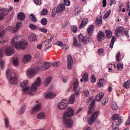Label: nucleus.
Here are the masks:
<instances>
[{"instance_id": "1", "label": "nucleus", "mask_w": 130, "mask_h": 130, "mask_svg": "<svg viewBox=\"0 0 130 130\" xmlns=\"http://www.w3.org/2000/svg\"><path fill=\"white\" fill-rule=\"evenodd\" d=\"M101 99H102V105H105L108 102V98H96L95 100H92V98H89L88 102L89 103L91 102V103L88 111V113L89 114H91L92 112L93 106L95 101H99L101 100Z\"/></svg>"}, {"instance_id": "2", "label": "nucleus", "mask_w": 130, "mask_h": 130, "mask_svg": "<svg viewBox=\"0 0 130 130\" xmlns=\"http://www.w3.org/2000/svg\"><path fill=\"white\" fill-rule=\"evenodd\" d=\"M10 70L8 69L6 71V76L8 78H10L9 82L12 85L16 84L18 81L17 76L14 73L11 74L9 72Z\"/></svg>"}, {"instance_id": "3", "label": "nucleus", "mask_w": 130, "mask_h": 130, "mask_svg": "<svg viewBox=\"0 0 130 130\" xmlns=\"http://www.w3.org/2000/svg\"><path fill=\"white\" fill-rule=\"evenodd\" d=\"M68 105V100L66 99H63L58 103L57 107L59 110H63L67 108Z\"/></svg>"}, {"instance_id": "4", "label": "nucleus", "mask_w": 130, "mask_h": 130, "mask_svg": "<svg viewBox=\"0 0 130 130\" xmlns=\"http://www.w3.org/2000/svg\"><path fill=\"white\" fill-rule=\"evenodd\" d=\"M73 109L70 107H68L66 110L64 111L63 114V118H68L73 116L74 114Z\"/></svg>"}, {"instance_id": "5", "label": "nucleus", "mask_w": 130, "mask_h": 130, "mask_svg": "<svg viewBox=\"0 0 130 130\" xmlns=\"http://www.w3.org/2000/svg\"><path fill=\"white\" fill-rule=\"evenodd\" d=\"M41 84V78L38 77L37 78L35 83L33 84L31 87V90L32 91H36L38 86Z\"/></svg>"}, {"instance_id": "6", "label": "nucleus", "mask_w": 130, "mask_h": 130, "mask_svg": "<svg viewBox=\"0 0 130 130\" xmlns=\"http://www.w3.org/2000/svg\"><path fill=\"white\" fill-rule=\"evenodd\" d=\"M63 122L67 128H72L74 123L71 119L66 118H63Z\"/></svg>"}, {"instance_id": "7", "label": "nucleus", "mask_w": 130, "mask_h": 130, "mask_svg": "<svg viewBox=\"0 0 130 130\" xmlns=\"http://www.w3.org/2000/svg\"><path fill=\"white\" fill-rule=\"evenodd\" d=\"M78 38L79 42L83 44H85L91 41V39L90 38L84 36L81 34L78 35Z\"/></svg>"}, {"instance_id": "8", "label": "nucleus", "mask_w": 130, "mask_h": 130, "mask_svg": "<svg viewBox=\"0 0 130 130\" xmlns=\"http://www.w3.org/2000/svg\"><path fill=\"white\" fill-rule=\"evenodd\" d=\"M20 38L19 35H16L13 38L11 41V44L13 47H15L18 49L19 45L18 44V40Z\"/></svg>"}, {"instance_id": "9", "label": "nucleus", "mask_w": 130, "mask_h": 130, "mask_svg": "<svg viewBox=\"0 0 130 130\" xmlns=\"http://www.w3.org/2000/svg\"><path fill=\"white\" fill-rule=\"evenodd\" d=\"M22 25V23L20 22H19L17 23L16 27H13L9 26L7 28L10 30L12 32L14 33L18 31Z\"/></svg>"}, {"instance_id": "10", "label": "nucleus", "mask_w": 130, "mask_h": 130, "mask_svg": "<svg viewBox=\"0 0 130 130\" xmlns=\"http://www.w3.org/2000/svg\"><path fill=\"white\" fill-rule=\"evenodd\" d=\"M41 104L39 103L34 106L30 111V113L31 114H35L38 111L41 110Z\"/></svg>"}, {"instance_id": "11", "label": "nucleus", "mask_w": 130, "mask_h": 130, "mask_svg": "<svg viewBox=\"0 0 130 130\" xmlns=\"http://www.w3.org/2000/svg\"><path fill=\"white\" fill-rule=\"evenodd\" d=\"M18 44L19 45V48L18 50H19V48L22 50L24 49L27 47L28 45L27 42L23 39L18 42Z\"/></svg>"}, {"instance_id": "12", "label": "nucleus", "mask_w": 130, "mask_h": 130, "mask_svg": "<svg viewBox=\"0 0 130 130\" xmlns=\"http://www.w3.org/2000/svg\"><path fill=\"white\" fill-rule=\"evenodd\" d=\"M14 53V50L10 46L7 47L5 49V54L7 56H11Z\"/></svg>"}, {"instance_id": "13", "label": "nucleus", "mask_w": 130, "mask_h": 130, "mask_svg": "<svg viewBox=\"0 0 130 130\" xmlns=\"http://www.w3.org/2000/svg\"><path fill=\"white\" fill-rule=\"evenodd\" d=\"M31 59V56L29 54L25 55L22 58L23 62L25 63H27L29 62Z\"/></svg>"}, {"instance_id": "14", "label": "nucleus", "mask_w": 130, "mask_h": 130, "mask_svg": "<svg viewBox=\"0 0 130 130\" xmlns=\"http://www.w3.org/2000/svg\"><path fill=\"white\" fill-rule=\"evenodd\" d=\"M35 70L33 68L28 69L26 72L27 76L30 78H32L34 77L35 73Z\"/></svg>"}, {"instance_id": "15", "label": "nucleus", "mask_w": 130, "mask_h": 130, "mask_svg": "<svg viewBox=\"0 0 130 130\" xmlns=\"http://www.w3.org/2000/svg\"><path fill=\"white\" fill-rule=\"evenodd\" d=\"M65 10V7L62 4H59L57 6L56 10V12L58 14L61 13Z\"/></svg>"}, {"instance_id": "16", "label": "nucleus", "mask_w": 130, "mask_h": 130, "mask_svg": "<svg viewBox=\"0 0 130 130\" xmlns=\"http://www.w3.org/2000/svg\"><path fill=\"white\" fill-rule=\"evenodd\" d=\"M67 57L68 58V69H70L72 66L73 63V60L71 56L70 55H68Z\"/></svg>"}, {"instance_id": "17", "label": "nucleus", "mask_w": 130, "mask_h": 130, "mask_svg": "<svg viewBox=\"0 0 130 130\" xmlns=\"http://www.w3.org/2000/svg\"><path fill=\"white\" fill-rule=\"evenodd\" d=\"M51 65L48 62H45L43 63L42 67L41 68L38 67V69H41L43 70H45L49 69Z\"/></svg>"}, {"instance_id": "18", "label": "nucleus", "mask_w": 130, "mask_h": 130, "mask_svg": "<svg viewBox=\"0 0 130 130\" xmlns=\"http://www.w3.org/2000/svg\"><path fill=\"white\" fill-rule=\"evenodd\" d=\"M105 35L103 32L102 31H100L98 33L97 38L99 41H101L102 40L105 38Z\"/></svg>"}, {"instance_id": "19", "label": "nucleus", "mask_w": 130, "mask_h": 130, "mask_svg": "<svg viewBox=\"0 0 130 130\" xmlns=\"http://www.w3.org/2000/svg\"><path fill=\"white\" fill-rule=\"evenodd\" d=\"M23 92L26 93H28L30 95H33L34 93L31 91L30 89V88L29 86L23 88L22 89Z\"/></svg>"}, {"instance_id": "20", "label": "nucleus", "mask_w": 130, "mask_h": 130, "mask_svg": "<svg viewBox=\"0 0 130 130\" xmlns=\"http://www.w3.org/2000/svg\"><path fill=\"white\" fill-rule=\"evenodd\" d=\"M79 85V82L77 78H75L73 80V89L74 91L76 90Z\"/></svg>"}, {"instance_id": "21", "label": "nucleus", "mask_w": 130, "mask_h": 130, "mask_svg": "<svg viewBox=\"0 0 130 130\" xmlns=\"http://www.w3.org/2000/svg\"><path fill=\"white\" fill-rule=\"evenodd\" d=\"M37 117L39 119L43 120L46 118V115L44 112H41L38 114Z\"/></svg>"}, {"instance_id": "22", "label": "nucleus", "mask_w": 130, "mask_h": 130, "mask_svg": "<svg viewBox=\"0 0 130 130\" xmlns=\"http://www.w3.org/2000/svg\"><path fill=\"white\" fill-rule=\"evenodd\" d=\"M105 83L103 78L100 79L99 82L98 83L97 86L99 88H100L104 86Z\"/></svg>"}, {"instance_id": "23", "label": "nucleus", "mask_w": 130, "mask_h": 130, "mask_svg": "<svg viewBox=\"0 0 130 130\" xmlns=\"http://www.w3.org/2000/svg\"><path fill=\"white\" fill-rule=\"evenodd\" d=\"M88 22V19L86 18H84L83 19L81 23L79 25V28H82L85 27L87 23Z\"/></svg>"}, {"instance_id": "24", "label": "nucleus", "mask_w": 130, "mask_h": 130, "mask_svg": "<svg viewBox=\"0 0 130 130\" xmlns=\"http://www.w3.org/2000/svg\"><path fill=\"white\" fill-rule=\"evenodd\" d=\"M26 108V105L25 104H23L21 105L19 110V112L20 114H22L24 113L25 111Z\"/></svg>"}, {"instance_id": "25", "label": "nucleus", "mask_w": 130, "mask_h": 130, "mask_svg": "<svg viewBox=\"0 0 130 130\" xmlns=\"http://www.w3.org/2000/svg\"><path fill=\"white\" fill-rule=\"evenodd\" d=\"M56 94L54 92H47L44 96L45 98H54L56 96Z\"/></svg>"}, {"instance_id": "26", "label": "nucleus", "mask_w": 130, "mask_h": 130, "mask_svg": "<svg viewBox=\"0 0 130 130\" xmlns=\"http://www.w3.org/2000/svg\"><path fill=\"white\" fill-rule=\"evenodd\" d=\"M25 18V15L23 12H20L18 14L17 18L20 21H21L24 20Z\"/></svg>"}, {"instance_id": "27", "label": "nucleus", "mask_w": 130, "mask_h": 130, "mask_svg": "<svg viewBox=\"0 0 130 130\" xmlns=\"http://www.w3.org/2000/svg\"><path fill=\"white\" fill-rule=\"evenodd\" d=\"M28 39L30 41H36L37 38L35 34H34L30 35L28 38Z\"/></svg>"}, {"instance_id": "28", "label": "nucleus", "mask_w": 130, "mask_h": 130, "mask_svg": "<svg viewBox=\"0 0 130 130\" xmlns=\"http://www.w3.org/2000/svg\"><path fill=\"white\" fill-rule=\"evenodd\" d=\"M12 64L15 67H17L19 64V62L18 58H13V59Z\"/></svg>"}, {"instance_id": "29", "label": "nucleus", "mask_w": 130, "mask_h": 130, "mask_svg": "<svg viewBox=\"0 0 130 130\" xmlns=\"http://www.w3.org/2000/svg\"><path fill=\"white\" fill-rule=\"evenodd\" d=\"M111 107L112 109L114 110H116L118 108V107L117 103L114 102L112 103Z\"/></svg>"}, {"instance_id": "30", "label": "nucleus", "mask_w": 130, "mask_h": 130, "mask_svg": "<svg viewBox=\"0 0 130 130\" xmlns=\"http://www.w3.org/2000/svg\"><path fill=\"white\" fill-rule=\"evenodd\" d=\"M105 32L107 38L108 39L110 38L112 36V32L109 29H106L105 30Z\"/></svg>"}, {"instance_id": "31", "label": "nucleus", "mask_w": 130, "mask_h": 130, "mask_svg": "<svg viewBox=\"0 0 130 130\" xmlns=\"http://www.w3.org/2000/svg\"><path fill=\"white\" fill-rule=\"evenodd\" d=\"M94 28V26L92 25H90L87 28V31L88 34L90 35L92 32Z\"/></svg>"}, {"instance_id": "32", "label": "nucleus", "mask_w": 130, "mask_h": 130, "mask_svg": "<svg viewBox=\"0 0 130 130\" xmlns=\"http://www.w3.org/2000/svg\"><path fill=\"white\" fill-rule=\"evenodd\" d=\"M4 124L6 128H8L10 126L9 121V119L6 118L4 119Z\"/></svg>"}, {"instance_id": "33", "label": "nucleus", "mask_w": 130, "mask_h": 130, "mask_svg": "<svg viewBox=\"0 0 130 130\" xmlns=\"http://www.w3.org/2000/svg\"><path fill=\"white\" fill-rule=\"evenodd\" d=\"M52 79L51 77H49L46 79L44 81V84L45 86L48 85L51 82Z\"/></svg>"}, {"instance_id": "34", "label": "nucleus", "mask_w": 130, "mask_h": 130, "mask_svg": "<svg viewBox=\"0 0 130 130\" xmlns=\"http://www.w3.org/2000/svg\"><path fill=\"white\" fill-rule=\"evenodd\" d=\"M111 12V10L109 9L108 10L106 13H105L103 17V18L104 20L108 18L109 15Z\"/></svg>"}, {"instance_id": "35", "label": "nucleus", "mask_w": 130, "mask_h": 130, "mask_svg": "<svg viewBox=\"0 0 130 130\" xmlns=\"http://www.w3.org/2000/svg\"><path fill=\"white\" fill-rule=\"evenodd\" d=\"M123 86L126 88L128 89L130 87V80H128L125 82L123 85Z\"/></svg>"}, {"instance_id": "36", "label": "nucleus", "mask_w": 130, "mask_h": 130, "mask_svg": "<svg viewBox=\"0 0 130 130\" xmlns=\"http://www.w3.org/2000/svg\"><path fill=\"white\" fill-rule=\"evenodd\" d=\"M53 38V36L51 37L50 39L46 40L44 42V44L45 47L47 46L51 42Z\"/></svg>"}, {"instance_id": "37", "label": "nucleus", "mask_w": 130, "mask_h": 130, "mask_svg": "<svg viewBox=\"0 0 130 130\" xmlns=\"http://www.w3.org/2000/svg\"><path fill=\"white\" fill-rule=\"evenodd\" d=\"M102 23V18L100 17H98L96 21V23L97 25L100 26Z\"/></svg>"}, {"instance_id": "38", "label": "nucleus", "mask_w": 130, "mask_h": 130, "mask_svg": "<svg viewBox=\"0 0 130 130\" xmlns=\"http://www.w3.org/2000/svg\"><path fill=\"white\" fill-rule=\"evenodd\" d=\"M82 77L84 79V81L85 82H87L88 80V74L85 72L82 75Z\"/></svg>"}, {"instance_id": "39", "label": "nucleus", "mask_w": 130, "mask_h": 130, "mask_svg": "<svg viewBox=\"0 0 130 130\" xmlns=\"http://www.w3.org/2000/svg\"><path fill=\"white\" fill-rule=\"evenodd\" d=\"M95 118L91 116L88 121V124L90 125L92 124L95 121Z\"/></svg>"}, {"instance_id": "40", "label": "nucleus", "mask_w": 130, "mask_h": 130, "mask_svg": "<svg viewBox=\"0 0 130 130\" xmlns=\"http://www.w3.org/2000/svg\"><path fill=\"white\" fill-rule=\"evenodd\" d=\"M116 40V38L114 36L112 37V39L111 40V41L110 42V47L111 48H112L113 47V45L114 44Z\"/></svg>"}, {"instance_id": "41", "label": "nucleus", "mask_w": 130, "mask_h": 130, "mask_svg": "<svg viewBox=\"0 0 130 130\" xmlns=\"http://www.w3.org/2000/svg\"><path fill=\"white\" fill-rule=\"evenodd\" d=\"M29 27L30 29L32 30H38V26L33 24H30L29 25Z\"/></svg>"}, {"instance_id": "42", "label": "nucleus", "mask_w": 130, "mask_h": 130, "mask_svg": "<svg viewBox=\"0 0 130 130\" xmlns=\"http://www.w3.org/2000/svg\"><path fill=\"white\" fill-rule=\"evenodd\" d=\"M41 23L44 25H46L47 23V21L46 18H42L41 21Z\"/></svg>"}, {"instance_id": "43", "label": "nucleus", "mask_w": 130, "mask_h": 130, "mask_svg": "<svg viewBox=\"0 0 130 130\" xmlns=\"http://www.w3.org/2000/svg\"><path fill=\"white\" fill-rule=\"evenodd\" d=\"M60 64V61H58L56 62H53L52 64L53 66L55 67H58Z\"/></svg>"}, {"instance_id": "44", "label": "nucleus", "mask_w": 130, "mask_h": 130, "mask_svg": "<svg viewBox=\"0 0 130 130\" xmlns=\"http://www.w3.org/2000/svg\"><path fill=\"white\" fill-rule=\"evenodd\" d=\"M121 117H120L119 115L118 114H114L113 115L111 119L112 120H117Z\"/></svg>"}, {"instance_id": "45", "label": "nucleus", "mask_w": 130, "mask_h": 130, "mask_svg": "<svg viewBox=\"0 0 130 130\" xmlns=\"http://www.w3.org/2000/svg\"><path fill=\"white\" fill-rule=\"evenodd\" d=\"M121 117L119 119L116 120V121H114L116 123V125H120L122 123Z\"/></svg>"}, {"instance_id": "46", "label": "nucleus", "mask_w": 130, "mask_h": 130, "mask_svg": "<svg viewBox=\"0 0 130 130\" xmlns=\"http://www.w3.org/2000/svg\"><path fill=\"white\" fill-rule=\"evenodd\" d=\"M29 17L30 19L32 20L33 22H36V18L33 14H31L30 15Z\"/></svg>"}, {"instance_id": "47", "label": "nucleus", "mask_w": 130, "mask_h": 130, "mask_svg": "<svg viewBox=\"0 0 130 130\" xmlns=\"http://www.w3.org/2000/svg\"><path fill=\"white\" fill-rule=\"evenodd\" d=\"M99 113V111H96L94 113L92 116L96 119L98 116Z\"/></svg>"}, {"instance_id": "48", "label": "nucleus", "mask_w": 130, "mask_h": 130, "mask_svg": "<svg viewBox=\"0 0 130 130\" xmlns=\"http://www.w3.org/2000/svg\"><path fill=\"white\" fill-rule=\"evenodd\" d=\"M121 28V27H117L115 30L116 34H118L121 33L122 32Z\"/></svg>"}, {"instance_id": "49", "label": "nucleus", "mask_w": 130, "mask_h": 130, "mask_svg": "<svg viewBox=\"0 0 130 130\" xmlns=\"http://www.w3.org/2000/svg\"><path fill=\"white\" fill-rule=\"evenodd\" d=\"M116 123L115 122H113L112 124V130H119L118 127L116 126Z\"/></svg>"}, {"instance_id": "50", "label": "nucleus", "mask_w": 130, "mask_h": 130, "mask_svg": "<svg viewBox=\"0 0 130 130\" xmlns=\"http://www.w3.org/2000/svg\"><path fill=\"white\" fill-rule=\"evenodd\" d=\"M39 29L40 31L44 33H46L47 31V29L45 28L44 27H42L41 28H38Z\"/></svg>"}, {"instance_id": "51", "label": "nucleus", "mask_w": 130, "mask_h": 130, "mask_svg": "<svg viewBox=\"0 0 130 130\" xmlns=\"http://www.w3.org/2000/svg\"><path fill=\"white\" fill-rule=\"evenodd\" d=\"M6 31L5 30H3L0 32V38H3L5 35Z\"/></svg>"}, {"instance_id": "52", "label": "nucleus", "mask_w": 130, "mask_h": 130, "mask_svg": "<svg viewBox=\"0 0 130 130\" xmlns=\"http://www.w3.org/2000/svg\"><path fill=\"white\" fill-rule=\"evenodd\" d=\"M91 81L92 83H95L96 81V78L93 74L91 75Z\"/></svg>"}, {"instance_id": "53", "label": "nucleus", "mask_w": 130, "mask_h": 130, "mask_svg": "<svg viewBox=\"0 0 130 130\" xmlns=\"http://www.w3.org/2000/svg\"><path fill=\"white\" fill-rule=\"evenodd\" d=\"M48 12V11L47 9H44L41 11L40 13V14L41 15H45L47 14Z\"/></svg>"}, {"instance_id": "54", "label": "nucleus", "mask_w": 130, "mask_h": 130, "mask_svg": "<svg viewBox=\"0 0 130 130\" xmlns=\"http://www.w3.org/2000/svg\"><path fill=\"white\" fill-rule=\"evenodd\" d=\"M120 53L119 52H118L116 55V59L118 61H120L121 60V59L119 58Z\"/></svg>"}, {"instance_id": "55", "label": "nucleus", "mask_w": 130, "mask_h": 130, "mask_svg": "<svg viewBox=\"0 0 130 130\" xmlns=\"http://www.w3.org/2000/svg\"><path fill=\"white\" fill-rule=\"evenodd\" d=\"M63 3L65 5L68 6L70 5L71 4V2L69 0H64Z\"/></svg>"}, {"instance_id": "56", "label": "nucleus", "mask_w": 130, "mask_h": 130, "mask_svg": "<svg viewBox=\"0 0 130 130\" xmlns=\"http://www.w3.org/2000/svg\"><path fill=\"white\" fill-rule=\"evenodd\" d=\"M75 100V98H69L68 101V104H73L74 103Z\"/></svg>"}, {"instance_id": "57", "label": "nucleus", "mask_w": 130, "mask_h": 130, "mask_svg": "<svg viewBox=\"0 0 130 130\" xmlns=\"http://www.w3.org/2000/svg\"><path fill=\"white\" fill-rule=\"evenodd\" d=\"M28 82L27 80H25L23 82L21 85L22 87H24L26 86L28 84Z\"/></svg>"}, {"instance_id": "58", "label": "nucleus", "mask_w": 130, "mask_h": 130, "mask_svg": "<svg viewBox=\"0 0 130 130\" xmlns=\"http://www.w3.org/2000/svg\"><path fill=\"white\" fill-rule=\"evenodd\" d=\"M104 93L103 92H100L98 94L96 98H103L104 95Z\"/></svg>"}, {"instance_id": "59", "label": "nucleus", "mask_w": 130, "mask_h": 130, "mask_svg": "<svg viewBox=\"0 0 130 130\" xmlns=\"http://www.w3.org/2000/svg\"><path fill=\"white\" fill-rule=\"evenodd\" d=\"M117 69L119 71H121L122 70V64L118 63L117 66Z\"/></svg>"}, {"instance_id": "60", "label": "nucleus", "mask_w": 130, "mask_h": 130, "mask_svg": "<svg viewBox=\"0 0 130 130\" xmlns=\"http://www.w3.org/2000/svg\"><path fill=\"white\" fill-rule=\"evenodd\" d=\"M71 29L74 33H76L77 31V28L76 27L72 25L71 26Z\"/></svg>"}, {"instance_id": "61", "label": "nucleus", "mask_w": 130, "mask_h": 130, "mask_svg": "<svg viewBox=\"0 0 130 130\" xmlns=\"http://www.w3.org/2000/svg\"><path fill=\"white\" fill-rule=\"evenodd\" d=\"M5 64V62L4 61L2 60H0V65L2 69H3Z\"/></svg>"}, {"instance_id": "62", "label": "nucleus", "mask_w": 130, "mask_h": 130, "mask_svg": "<svg viewBox=\"0 0 130 130\" xmlns=\"http://www.w3.org/2000/svg\"><path fill=\"white\" fill-rule=\"evenodd\" d=\"M79 94L78 92H76L74 94H72L70 98H75L76 97H77V96Z\"/></svg>"}, {"instance_id": "63", "label": "nucleus", "mask_w": 130, "mask_h": 130, "mask_svg": "<svg viewBox=\"0 0 130 130\" xmlns=\"http://www.w3.org/2000/svg\"><path fill=\"white\" fill-rule=\"evenodd\" d=\"M77 40L76 38V37H74L73 43L74 45L75 46H76L77 45Z\"/></svg>"}, {"instance_id": "64", "label": "nucleus", "mask_w": 130, "mask_h": 130, "mask_svg": "<svg viewBox=\"0 0 130 130\" xmlns=\"http://www.w3.org/2000/svg\"><path fill=\"white\" fill-rule=\"evenodd\" d=\"M9 40L8 38V37H6L4 38L2 41V43H4L5 42H8Z\"/></svg>"}]
</instances>
